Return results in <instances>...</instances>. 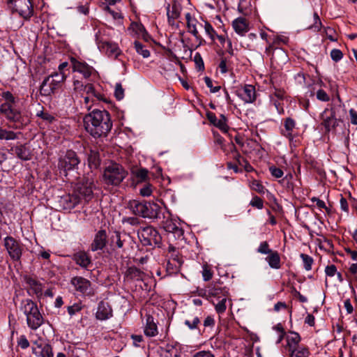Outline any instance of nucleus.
<instances>
[{"instance_id":"nucleus-1","label":"nucleus","mask_w":357,"mask_h":357,"mask_svg":"<svg viewBox=\"0 0 357 357\" xmlns=\"http://www.w3.org/2000/svg\"><path fill=\"white\" fill-rule=\"evenodd\" d=\"M84 126L87 132L98 138L107 136L112 129V123L108 112L95 109L85 115Z\"/></svg>"},{"instance_id":"nucleus-2","label":"nucleus","mask_w":357,"mask_h":357,"mask_svg":"<svg viewBox=\"0 0 357 357\" xmlns=\"http://www.w3.org/2000/svg\"><path fill=\"white\" fill-rule=\"evenodd\" d=\"M20 310L26 318L28 326L32 330L38 329L44 323V319L35 302L31 299L22 301Z\"/></svg>"},{"instance_id":"nucleus-3","label":"nucleus","mask_w":357,"mask_h":357,"mask_svg":"<svg viewBox=\"0 0 357 357\" xmlns=\"http://www.w3.org/2000/svg\"><path fill=\"white\" fill-rule=\"evenodd\" d=\"M129 208L135 215L145 218H160L161 207L156 203L151 202H139L132 200L129 203Z\"/></svg>"},{"instance_id":"nucleus-4","label":"nucleus","mask_w":357,"mask_h":357,"mask_svg":"<svg viewBox=\"0 0 357 357\" xmlns=\"http://www.w3.org/2000/svg\"><path fill=\"white\" fill-rule=\"evenodd\" d=\"M80 160L77 153L72 150H68L59 156L58 169L60 174L67 176L68 172L77 169Z\"/></svg>"},{"instance_id":"nucleus-5","label":"nucleus","mask_w":357,"mask_h":357,"mask_svg":"<svg viewBox=\"0 0 357 357\" xmlns=\"http://www.w3.org/2000/svg\"><path fill=\"white\" fill-rule=\"evenodd\" d=\"M127 174V172L121 165L114 163L106 167L104 171L103 178L106 183L117 185L126 178Z\"/></svg>"},{"instance_id":"nucleus-6","label":"nucleus","mask_w":357,"mask_h":357,"mask_svg":"<svg viewBox=\"0 0 357 357\" xmlns=\"http://www.w3.org/2000/svg\"><path fill=\"white\" fill-rule=\"evenodd\" d=\"M0 113L9 122L13 123V128H22L24 126V118L21 112L14 108L10 102H4L1 105Z\"/></svg>"},{"instance_id":"nucleus-7","label":"nucleus","mask_w":357,"mask_h":357,"mask_svg":"<svg viewBox=\"0 0 357 357\" xmlns=\"http://www.w3.org/2000/svg\"><path fill=\"white\" fill-rule=\"evenodd\" d=\"M340 110V107H332L330 109H326L321 114L322 125L326 132L335 131L336 128L342 122L340 116L337 114Z\"/></svg>"},{"instance_id":"nucleus-8","label":"nucleus","mask_w":357,"mask_h":357,"mask_svg":"<svg viewBox=\"0 0 357 357\" xmlns=\"http://www.w3.org/2000/svg\"><path fill=\"white\" fill-rule=\"evenodd\" d=\"M137 235L141 243L145 246L160 244L161 236L158 231L151 226L141 227L137 231Z\"/></svg>"},{"instance_id":"nucleus-9","label":"nucleus","mask_w":357,"mask_h":357,"mask_svg":"<svg viewBox=\"0 0 357 357\" xmlns=\"http://www.w3.org/2000/svg\"><path fill=\"white\" fill-rule=\"evenodd\" d=\"M7 3L13 12L17 13L24 20H29L33 14L30 0H7Z\"/></svg>"},{"instance_id":"nucleus-10","label":"nucleus","mask_w":357,"mask_h":357,"mask_svg":"<svg viewBox=\"0 0 357 357\" xmlns=\"http://www.w3.org/2000/svg\"><path fill=\"white\" fill-rule=\"evenodd\" d=\"M93 181L91 179L86 178L82 182L78 183L75 187L73 194L79 198V202L82 200L89 202L93 197Z\"/></svg>"},{"instance_id":"nucleus-11","label":"nucleus","mask_w":357,"mask_h":357,"mask_svg":"<svg viewBox=\"0 0 357 357\" xmlns=\"http://www.w3.org/2000/svg\"><path fill=\"white\" fill-rule=\"evenodd\" d=\"M3 245L9 256L13 261H19L22 256V244L12 236H7L3 240Z\"/></svg>"},{"instance_id":"nucleus-12","label":"nucleus","mask_w":357,"mask_h":357,"mask_svg":"<svg viewBox=\"0 0 357 357\" xmlns=\"http://www.w3.org/2000/svg\"><path fill=\"white\" fill-rule=\"evenodd\" d=\"M70 61L73 72L79 73L84 79H89L96 74V70L85 61L74 57H70Z\"/></svg>"},{"instance_id":"nucleus-13","label":"nucleus","mask_w":357,"mask_h":357,"mask_svg":"<svg viewBox=\"0 0 357 357\" xmlns=\"http://www.w3.org/2000/svg\"><path fill=\"white\" fill-rule=\"evenodd\" d=\"M70 283L75 289L82 294L87 296L93 294L91 282L84 278L75 276L71 279Z\"/></svg>"},{"instance_id":"nucleus-14","label":"nucleus","mask_w":357,"mask_h":357,"mask_svg":"<svg viewBox=\"0 0 357 357\" xmlns=\"http://www.w3.org/2000/svg\"><path fill=\"white\" fill-rule=\"evenodd\" d=\"M32 352L37 357H53L54 353L50 344L43 340L34 342Z\"/></svg>"},{"instance_id":"nucleus-15","label":"nucleus","mask_w":357,"mask_h":357,"mask_svg":"<svg viewBox=\"0 0 357 357\" xmlns=\"http://www.w3.org/2000/svg\"><path fill=\"white\" fill-rule=\"evenodd\" d=\"M236 95L245 102L252 103L257 98L255 88L251 84H245L236 90Z\"/></svg>"},{"instance_id":"nucleus-16","label":"nucleus","mask_w":357,"mask_h":357,"mask_svg":"<svg viewBox=\"0 0 357 357\" xmlns=\"http://www.w3.org/2000/svg\"><path fill=\"white\" fill-rule=\"evenodd\" d=\"M95 30L96 43L100 50L112 41L111 32L112 29L109 27H99Z\"/></svg>"},{"instance_id":"nucleus-17","label":"nucleus","mask_w":357,"mask_h":357,"mask_svg":"<svg viewBox=\"0 0 357 357\" xmlns=\"http://www.w3.org/2000/svg\"><path fill=\"white\" fill-rule=\"evenodd\" d=\"M59 204L63 210H71L79 204V198L73 193L67 194L60 197Z\"/></svg>"},{"instance_id":"nucleus-18","label":"nucleus","mask_w":357,"mask_h":357,"mask_svg":"<svg viewBox=\"0 0 357 357\" xmlns=\"http://www.w3.org/2000/svg\"><path fill=\"white\" fill-rule=\"evenodd\" d=\"M8 151L12 154H15L22 160L26 161L31 158V151L26 144H20L17 146H12Z\"/></svg>"},{"instance_id":"nucleus-19","label":"nucleus","mask_w":357,"mask_h":357,"mask_svg":"<svg viewBox=\"0 0 357 357\" xmlns=\"http://www.w3.org/2000/svg\"><path fill=\"white\" fill-rule=\"evenodd\" d=\"M107 234L105 230H99L95 235L94 239L91 244V250L93 252L102 250L106 245Z\"/></svg>"},{"instance_id":"nucleus-20","label":"nucleus","mask_w":357,"mask_h":357,"mask_svg":"<svg viewBox=\"0 0 357 357\" xmlns=\"http://www.w3.org/2000/svg\"><path fill=\"white\" fill-rule=\"evenodd\" d=\"M206 116L208 120L215 127L218 128L221 131H222L223 132H227L228 131L227 119L223 114H221L220 116V118H217L214 113L208 112Z\"/></svg>"},{"instance_id":"nucleus-21","label":"nucleus","mask_w":357,"mask_h":357,"mask_svg":"<svg viewBox=\"0 0 357 357\" xmlns=\"http://www.w3.org/2000/svg\"><path fill=\"white\" fill-rule=\"evenodd\" d=\"M232 27L239 36H243L250 30L249 22L244 17H238L232 22Z\"/></svg>"},{"instance_id":"nucleus-22","label":"nucleus","mask_w":357,"mask_h":357,"mask_svg":"<svg viewBox=\"0 0 357 357\" xmlns=\"http://www.w3.org/2000/svg\"><path fill=\"white\" fill-rule=\"evenodd\" d=\"M185 19L187 22V26L188 31L192 33L197 40L199 41V44H202L204 40L202 39V36L199 35L197 29V25L199 24V23L197 22V20L195 18L192 17L190 13H187L185 14ZM201 26H202L200 24Z\"/></svg>"},{"instance_id":"nucleus-23","label":"nucleus","mask_w":357,"mask_h":357,"mask_svg":"<svg viewBox=\"0 0 357 357\" xmlns=\"http://www.w3.org/2000/svg\"><path fill=\"white\" fill-rule=\"evenodd\" d=\"M96 317L98 319L104 321L112 317V310L110 305L104 301L99 303Z\"/></svg>"},{"instance_id":"nucleus-24","label":"nucleus","mask_w":357,"mask_h":357,"mask_svg":"<svg viewBox=\"0 0 357 357\" xmlns=\"http://www.w3.org/2000/svg\"><path fill=\"white\" fill-rule=\"evenodd\" d=\"M166 9L168 22L171 25H174V20L181 15V5L177 1H174L172 6L168 4Z\"/></svg>"},{"instance_id":"nucleus-25","label":"nucleus","mask_w":357,"mask_h":357,"mask_svg":"<svg viewBox=\"0 0 357 357\" xmlns=\"http://www.w3.org/2000/svg\"><path fill=\"white\" fill-rule=\"evenodd\" d=\"M295 128V121L290 117L286 118L284 121V129L282 130V135L291 141L294 139Z\"/></svg>"},{"instance_id":"nucleus-26","label":"nucleus","mask_w":357,"mask_h":357,"mask_svg":"<svg viewBox=\"0 0 357 357\" xmlns=\"http://www.w3.org/2000/svg\"><path fill=\"white\" fill-rule=\"evenodd\" d=\"M73 259L75 263L84 268H87L91 264L89 256L85 252L80 251L73 255Z\"/></svg>"},{"instance_id":"nucleus-27","label":"nucleus","mask_w":357,"mask_h":357,"mask_svg":"<svg viewBox=\"0 0 357 357\" xmlns=\"http://www.w3.org/2000/svg\"><path fill=\"white\" fill-rule=\"evenodd\" d=\"M26 283L29 287V290L32 291L37 297H40L43 294V285L38 281L31 277L25 278Z\"/></svg>"},{"instance_id":"nucleus-28","label":"nucleus","mask_w":357,"mask_h":357,"mask_svg":"<svg viewBox=\"0 0 357 357\" xmlns=\"http://www.w3.org/2000/svg\"><path fill=\"white\" fill-rule=\"evenodd\" d=\"M100 50L105 52L108 56L114 57V59H117L118 56L121 54L118 45L112 41L104 46L103 48L100 49Z\"/></svg>"},{"instance_id":"nucleus-29","label":"nucleus","mask_w":357,"mask_h":357,"mask_svg":"<svg viewBox=\"0 0 357 357\" xmlns=\"http://www.w3.org/2000/svg\"><path fill=\"white\" fill-rule=\"evenodd\" d=\"M144 276V273L135 266L129 267L125 273V278L130 280H142Z\"/></svg>"},{"instance_id":"nucleus-30","label":"nucleus","mask_w":357,"mask_h":357,"mask_svg":"<svg viewBox=\"0 0 357 357\" xmlns=\"http://www.w3.org/2000/svg\"><path fill=\"white\" fill-rule=\"evenodd\" d=\"M144 334L149 337H153L158 334L157 326L154 323L153 317L151 315H146Z\"/></svg>"},{"instance_id":"nucleus-31","label":"nucleus","mask_w":357,"mask_h":357,"mask_svg":"<svg viewBox=\"0 0 357 357\" xmlns=\"http://www.w3.org/2000/svg\"><path fill=\"white\" fill-rule=\"evenodd\" d=\"M301 341V337L298 333L289 332L287 335V347L288 351L300 347L298 344Z\"/></svg>"},{"instance_id":"nucleus-32","label":"nucleus","mask_w":357,"mask_h":357,"mask_svg":"<svg viewBox=\"0 0 357 357\" xmlns=\"http://www.w3.org/2000/svg\"><path fill=\"white\" fill-rule=\"evenodd\" d=\"M266 261L269 266L273 269H279L281 267V260L279 253L273 250L266 257Z\"/></svg>"},{"instance_id":"nucleus-33","label":"nucleus","mask_w":357,"mask_h":357,"mask_svg":"<svg viewBox=\"0 0 357 357\" xmlns=\"http://www.w3.org/2000/svg\"><path fill=\"white\" fill-rule=\"evenodd\" d=\"M73 87L75 91L77 93H82L86 91V94L94 92V87L91 84H84L82 81L75 79L73 82Z\"/></svg>"},{"instance_id":"nucleus-34","label":"nucleus","mask_w":357,"mask_h":357,"mask_svg":"<svg viewBox=\"0 0 357 357\" xmlns=\"http://www.w3.org/2000/svg\"><path fill=\"white\" fill-rule=\"evenodd\" d=\"M223 296H228V292L225 288L214 286L208 290V296L212 300L218 301L221 299Z\"/></svg>"},{"instance_id":"nucleus-35","label":"nucleus","mask_w":357,"mask_h":357,"mask_svg":"<svg viewBox=\"0 0 357 357\" xmlns=\"http://www.w3.org/2000/svg\"><path fill=\"white\" fill-rule=\"evenodd\" d=\"M20 132H14L3 128H0V140H15L20 138Z\"/></svg>"},{"instance_id":"nucleus-36","label":"nucleus","mask_w":357,"mask_h":357,"mask_svg":"<svg viewBox=\"0 0 357 357\" xmlns=\"http://www.w3.org/2000/svg\"><path fill=\"white\" fill-rule=\"evenodd\" d=\"M55 90V86H52L50 84V77H46L42 82L40 93L43 96H49Z\"/></svg>"},{"instance_id":"nucleus-37","label":"nucleus","mask_w":357,"mask_h":357,"mask_svg":"<svg viewBox=\"0 0 357 357\" xmlns=\"http://www.w3.org/2000/svg\"><path fill=\"white\" fill-rule=\"evenodd\" d=\"M163 228L167 232L177 233L178 234H182L181 229L178 228L176 223L172 219L167 218L163 221Z\"/></svg>"},{"instance_id":"nucleus-38","label":"nucleus","mask_w":357,"mask_h":357,"mask_svg":"<svg viewBox=\"0 0 357 357\" xmlns=\"http://www.w3.org/2000/svg\"><path fill=\"white\" fill-rule=\"evenodd\" d=\"M228 296H222L221 299L218 301L212 300L213 304L215 305V311L218 314H222L225 312L227 309L226 302L227 300Z\"/></svg>"},{"instance_id":"nucleus-39","label":"nucleus","mask_w":357,"mask_h":357,"mask_svg":"<svg viewBox=\"0 0 357 357\" xmlns=\"http://www.w3.org/2000/svg\"><path fill=\"white\" fill-rule=\"evenodd\" d=\"M88 162L89 165L91 169L98 168L100 165V157L98 153L91 150L88 156Z\"/></svg>"},{"instance_id":"nucleus-40","label":"nucleus","mask_w":357,"mask_h":357,"mask_svg":"<svg viewBox=\"0 0 357 357\" xmlns=\"http://www.w3.org/2000/svg\"><path fill=\"white\" fill-rule=\"evenodd\" d=\"M290 357H309L310 351L307 347H300L289 351Z\"/></svg>"},{"instance_id":"nucleus-41","label":"nucleus","mask_w":357,"mask_h":357,"mask_svg":"<svg viewBox=\"0 0 357 357\" xmlns=\"http://www.w3.org/2000/svg\"><path fill=\"white\" fill-rule=\"evenodd\" d=\"M182 264L178 261L168 260L166 266L167 272L169 275H173L180 271Z\"/></svg>"},{"instance_id":"nucleus-42","label":"nucleus","mask_w":357,"mask_h":357,"mask_svg":"<svg viewBox=\"0 0 357 357\" xmlns=\"http://www.w3.org/2000/svg\"><path fill=\"white\" fill-rule=\"evenodd\" d=\"M50 77V84L52 86H55V89L58 87L59 84L63 82L66 78V73H55L54 75L49 76Z\"/></svg>"},{"instance_id":"nucleus-43","label":"nucleus","mask_w":357,"mask_h":357,"mask_svg":"<svg viewBox=\"0 0 357 357\" xmlns=\"http://www.w3.org/2000/svg\"><path fill=\"white\" fill-rule=\"evenodd\" d=\"M249 186L251 188V190L256 191L259 194H264L265 192V188L262 185V183L255 179H253L249 182Z\"/></svg>"},{"instance_id":"nucleus-44","label":"nucleus","mask_w":357,"mask_h":357,"mask_svg":"<svg viewBox=\"0 0 357 357\" xmlns=\"http://www.w3.org/2000/svg\"><path fill=\"white\" fill-rule=\"evenodd\" d=\"M134 46L136 52L141 54L144 58H148L150 56V52L141 43L135 41Z\"/></svg>"},{"instance_id":"nucleus-45","label":"nucleus","mask_w":357,"mask_h":357,"mask_svg":"<svg viewBox=\"0 0 357 357\" xmlns=\"http://www.w3.org/2000/svg\"><path fill=\"white\" fill-rule=\"evenodd\" d=\"M124 240L121 239V234L119 231H115L111 237L112 245L117 248H122Z\"/></svg>"},{"instance_id":"nucleus-46","label":"nucleus","mask_w":357,"mask_h":357,"mask_svg":"<svg viewBox=\"0 0 357 357\" xmlns=\"http://www.w3.org/2000/svg\"><path fill=\"white\" fill-rule=\"evenodd\" d=\"M313 21V24L307 26V29L313 30L314 31H319L321 28V22L317 13H314Z\"/></svg>"},{"instance_id":"nucleus-47","label":"nucleus","mask_w":357,"mask_h":357,"mask_svg":"<svg viewBox=\"0 0 357 357\" xmlns=\"http://www.w3.org/2000/svg\"><path fill=\"white\" fill-rule=\"evenodd\" d=\"M301 258L303 260L304 268L306 271H310L312 269V265L313 264V258L306 254H301Z\"/></svg>"},{"instance_id":"nucleus-48","label":"nucleus","mask_w":357,"mask_h":357,"mask_svg":"<svg viewBox=\"0 0 357 357\" xmlns=\"http://www.w3.org/2000/svg\"><path fill=\"white\" fill-rule=\"evenodd\" d=\"M184 323L190 330H194L198 328L200 320L198 317H193L186 319Z\"/></svg>"},{"instance_id":"nucleus-49","label":"nucleus","mask_w":357,"mask_h":357,"mask_svg":"<svg viewBox=\"0 0 357 357\" xmlns=\"http://www.w3.org/2000/svg\"><path fill=\"white\" fill-rule=\"evenodd\" d=\"M204 28L206 33L209 36L212 41H214L217 33L212 25L209 22H205Z\"/></svg>"},{"instance_id":"nucleus-50","label":"nucleus","mask_w":357,"mask_h":357,"mask_svg":"<svg viewBox=\"0 0 357 357\" xmlns=\"http://www.w3.org/2000/svg\"><path fill=\"white\" fill-rule=\"evenodd\" d=\"M83 308L81 303H76L68 307L67 310L70 317L75 315L80 312Z\"/></svg>"},{"instance_id":"nucleus-51","label":"nucleus","mask_w":357,"mask_h":357,"mask_svg":"<svg viewBox=\"0 0 357 357\" xmlns=\"http://www.w3.org/2000/svg\"><path fill=\"white\" fill-rule=\"evenodd\" d=\"M273 250L270 249L269 245L267 241H263L260 243L259 246L257 248V252L264 255H269Z\"/></svg>"},{"instance_id":"nucleus-52","label":"nucleus","mask_w":357,"mask_h":357,"mask_svg":"<svg viewBox=\"0 0 357 357\" xmlns=\"http://www.w3.org/2000/svg\"><path fill=\"white\" fill-rule=\"evenodd\" d=\"M114 96L119 100H121L124 97V89L122 87L121 84L116 83L114 88Z\"/></svg>"},{"instance_id":"nucleus-53","label":"nucleus","mask_w":357,"mask_h":357,"mask_svg":"<svg viewBox=\"0 0 357 357\" xmlns=\"http://www.w3.org/2000/svg\"><path fill=\"white\" fill-rule=\"evenodd\" d=\"M37 116L50 123L54 122L56 120L54 116L47 112L41 111L40 113L37 114Z\"/></svg>"},{"instance_id":"nucleus-54","label":"nucleus","mask_w":357,"mask_h":357,"mask_svg":"<svg viewBox=\"0 0 357 357\" xmlns=\"http://www.w3.org/2000/svg\"><path fill=\"white\" fill-rule=\"evenodd\" d=\"M250 204L258 209H261L264 207L263 200L258 196H254L250 202Z\"/></svg>"},{"instance_id":"nucleus-55","label":"nucleus","mask_w":357,"mask_h":357,"mask_svg":"<svg viewBox=\"0 0 357 357\" xmlns=\"http://www.w3.org/2000/svg\"><path fill=\"white\" fill-rule=\"evenodd\" d=\"M330 55L332 60L335 62L340 61L343 57V54L342 51L338 49H333L331 51Z\"/></svg>"},{"instance_id":"nucleus-56","label":"nucleus","mask_w":357,"mask_h":357,"mask_svg":"<svg viewBox=\"0 0 357 357\" xmlns=\"http://www.w3.org/2000/svg\"><path fill=\"white\" fill-rule=\"evenodd\" d=\"M204 82H205L207 87H208L210 89V91L211 93H216L220 91V86H213L212 79L210 77H205Z\"/></svg>"},{"instance_id":"nucleus-57","label":"nucleus","mask_w":357,"mask_h":357,"mask_svg":"<svg viewBox=\"0 0 357 357\" xmlns=\"http://www.w3.org/2000/svg\"><path fill=\"white\" fill-rule=\"evenodd\" d=\"M135 175L139 181H144L148 177V171L146 169H139L136 171Z\"/></svg>"},{"instance_id":"nucleus-58","label":"nucleus","mask_w":357,"mask_h":357,"mask_svg":"<svg viewBox=\"0 0 357 357\" xmlns=\"http://www.w3.org/2000/svg\"><path fill=\"white\" fill-rule=\"evenodd\" d=\"M231 150L233 151H234V157L235 160H236L238 165H243V162H245V159L241 157V155L236 151V147L233 143L231 144Z\"/></svg>"},{"instance_id":"nucleus-59","label":"nucleus","mask_w":357,"mask_h":357,"mask_svg":"<svg viewBox=\"0 0 357 357\" xmlns=\"http://www.w3.org/2000/svg\"><path fill=\"white\" fill-rule=\"evenodd\" d=\"M269 171L271 175L277 178H281L284 174L283 171L281 169L275 166L270 167Z\"/></svg>"},{"instance_id":"nucleus-60","label":"nucleus","mask_w":357,"mask_h":357,"mask_svg":"<svg viewBox=\"0 0 357 357\" xmlns=\"http://www.w3.org/2000/svg\"><path fill=\"white\" fill-rule=\"evenodd\" d=\"M202 276L205 281H208L212 278L213 273L207 265L203 266Z\"/></svg>"},{"instance_id":"nucleus-61","label":"nucleus","mask_w":357,"mask_h":357,"mask_svg":"<svg viewBox=\"0 0 357 357\" xmlns=\"http://www.w3.org/2000/svg\"><path fill=\"white\" fill-rule=\"evenodd\" d=\"M317 98L318 100H319L321 101H324V102H327L330 100L329 96L323 89H319L317 91Z\"/></svg>"},{"instance_id":"nucleus-62","label":"nucleus","mask_w":357,"mask_h":357,"mask_svg":"<svg viewBox=\"0 0 357 357\" xmlns=\"http://www.w3.org/2000/svg\"><path fill=\"white\" fill-rule=\"evenodd\" d=\"M1 97L6 100V102H10V105L15 102V98L10 91H4L1 93Z\"/></svg>"},{"instance_id":"nucleus-63","label":"nucleus","mask_w":357,"mask_h":357,"mask_svg":"<svg viewBox=\"0 0 357 357\" xmlns=\"http://www.w3.org/2000/svg\"><path fill=\"white\" fill-rule=\"evenodd\" d=\"M325 273L326 275L333 277L337 273V268L333 264L327 266L325 268Z\"/></svg>"},{"instance_id":"nucleus-64","label":"nucleus","mask_w":357,"mask_h":357,"mask_svg":"<svg viewBox=\"0 0 357 357\" xmlns=\"http://www.w3.org/2000/svg\"><path fill=\"white\" fill-rule=\"evenodd\" d=\"M193 357H215L209 351H200L194 354Z\"/></svg>"}]
</instances>
